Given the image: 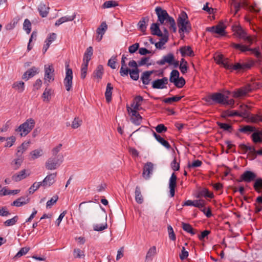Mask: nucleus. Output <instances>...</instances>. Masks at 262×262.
<instances>
[{"mask_svg": "<svg viewBox=\"0 0 262 262\" xmlns=\"http://www.w3.org/2000/svg\"><path fill=\"white\" fill-rule=\"evenodd\" d=\"M255 212H259L262 210V195L257 197L255 203Z\"/></svg>", "mask_w": 262, "mask_h": 262, "instance_id": "49", "label": "nucleus"}, {"mask_svg": "<svg viewBox=\"0 0 262 262\" xmlns=\"http://www.w3.org/2000/svg\"><path fill=\"white\" fill-rule=\"evenodd\" d=\"M159 41L155 43V47L157 49L161 50L162 47L168 41V39L161 37Z\"/></svg>", "mask_w": 262, "mask_h": 262, "instance_id": "61", "label": "nucleus"}, {"mask_svg": "<svg viewBox=\"0 0 262 262\" xmlns=\"http://www.w3.org/2000/svg\"><path fill=\"white\" fill-rule=\"evenodd\" d=\"M153 135L155 137V139L157 140L158 142H159L161 144H162L163 146H164L167 149H170L171 148L170 145L169 143L165 139H164L162 137H161L159 135L157 134L155 132H153Z\"/></svg>", "mask_w": 262, "mask_h": 262, "instance_id": "31", "label": "nucleus"}, {"mask_svg": "<svg viewBox=\"0 0 262 262\" xmlns=\"http://www.w3.org/2000/svg\"><path fill=\"white\" fill-rule=\"evenodd\" d=\"M142 117L140 115L136 112L134 115H132L131 121L135 125H139L141 124L142 120Z\"/></svg>", "mask_w": 262, "mask_h": 262, "instance_id": "47", "label": "nucleus"}, {"mask_svg": "<svg viewBox=\"0 0 262 262\" xmlns=\"http://www.w3.org/2000/svg\"><path fill=\"white\" fill-rule=\"evenodd\" d=\"M179 33L189 32L191 30L190 21L188 20V16L186 12L183 11L177 19Z\"/></svg>", "mask_w": 262, "mask_h": 262, "instance_id": "6", "label": "nucleus"}, {"mask_svg": "<svg viewBox=\"0 0 262 262\" xmlns=\"http://www.w3.org/2000/svg\"><path fill=\"white\" fill-rule=\"evenodd\" d=\"M177 179L176 175L173 172L169 180V188L170 189V196L173 197L175 194V188L177 186Z\"/></svg>", "mask_w": 262, "mask_h": 262, "instance_id": "18", "label": "nucleus"}, {"mask_svg": "<svg viewBox=\"0 0 262 262\" xmlns=\"http://www.w3.org/2000/svg\"><path fill=\"white\" fill-rule=\"evenodd\" d=\"M156 13L158 16V21L161 24H169V29L173 32L177 30L175 20L173 17L170 16L165 10L162 9L160 7H157L155 9Z\"/></svg>", "mask_w": 262, "mask_h": 262, "instance_id": "1", "label": "nucleus"}, {"mask_svg": "<svg viewBox=\"0 0 262 262\" xmlns=\"http://www.w3.org/2000/svg\"><path fill=\"white\" fill-rule=\"evenodd\" d=\"M168 78L166 77L162 79H158L152 82V87L154 89H163L165 88V85L168 83Z\"/></svg>", "mask_w": 262, "mask_h": 262, "instance_id": "17", "label": "nucleus"}, {"mask_svg": "<svg viewBox=\"0 0 262 262\" xmlns=\"http://www.w3.org/2000/svg\"><path fill=\"white\" fill-rule=\"evenodd\" d=\"M128 66L133 68L132 69H128V74H129L130 77L134 80H137L139 78L140 70L138 68L137 62L134 60L130 61L128 64Z\"/></svg>", "mask_w": 262, "mask_h": 262, "instance_id": "10", "label": "nucleus"}, {"mask_svg": "<svg viewBox=\"0 0 262 262\" xmlns=\"http://www.w3.org/2000/svg\"><path fill=\"white\" fill-rule=\"evenodd\" d=\"M66 77L63 80L64 85L67 91H70L72 86L73 71L70 68L69 63L66 62Z\"/></svg>", "mask_w": 262, "mask_h": 262, "instance_id": "8", "label": "nucleus"}, {"mask_svg": "<svg viewBox=\"0 0 262 262\" xmlns=\"http://www.w3.org/2000/svg\"><path fill=\"white\" fill-rule=\"evenodd\" d=\"M199 196H204L212 199L214 198V194L212 192H209L207 188H203L199 191L198 197Z\"/></svg>", "mask_w": 262, "mask_h": 262, "instance_id": "46", "label": "nucleus"}, {"mask_svg": "<svg viewBox=\"0 0 262 262\" xmlns=\"http://www.w3.org/2000/svg\"><path fill=\"white\" fill-rule=\"evenodd\" d=\"M40 186H42L40 182L34 183L28 189L29 194H33Z\"/></svg>", "mask_w": 262, "mask_h": 262, "instance_id": "58", "label": "nucleus"}, {"mask_svg": "<svg viewBox=\"0 0 262 262\" xmlns=\"http://www.w3.org/2000/svg\"><path fill=\"white\" fill-rule=\"evenodd\" d=\"M148 17H142L138 24L139 29L142 31H145L147 28L146 23L148 21Z\"/></svg>", "mask_w": 262, "mask_h": 262, "instance_id": "39", "label": "nucleus"}, {"mask_svg": "<svg viewBox=\"0 0 262 262\" xmlns=\"http://www.w3.org/2000/svg\"><path fill=\"white\" fill-rule=\"evenodd\" d=\"M157 253V249L156 246H154L151 247L148 250V252H147L145 260H151L152 259L153 256L156 254Z\"/></svg>", "mask_w": 262, "mask_h": 262, "instance_id": "45", "label": "nucleus"}, {"mask_svg": "<svg viewBox=\"0 0 262 262\" xmlns=\"http://www.w3.org/2000/svg\"><path fill=\"white\" fill-rule=\"evenodd\" d=\"M179 50L182 56L183 57H185L186 56L191 57L194 56L193 51L189 46L182 47Z\"/></svg>", "mask_w": 262, "mask_h": 262, "instance_id": "29", "label": "nucleus"}, {"mask_svg": "<svg viewBox=\"0 0 262 262\" xmlns=\"http://www.w3.org/2000/svg\"><path fill=\"white\" fill-rule=\"evenodd\" d=\"M103 73V68L102 65H99L94 72V76L98 79H101Z\"/></svg>", "mask_w": 262, "mask_h": 262, "instance_id": "48", "label": "nucleus"}, {"mask_svg": "<svg viewBox=\"0 0 262 262\" xmlns=\"http://www.w3.org/2000/svg\"><path fill=\"white\" fill-rule=\"evenodd\" d=\"M16 139V137L14 136L6 138L5 140L6 142L4 146L6 147H10L12 146L15 142Z\"/></svg>", "mask_w": 262, "mask_h": 262, "instance_id": "55", "label": "nucleus"}, {"mask_svg": "<svg viewBox=\"0 0 262 262\" xmlns=\"http://www.w3.org/2000/svg\"><path fill=\"white\" fill-rule=\"evenodd\" d=\"M107 28V25L105 22H102L100 26L97 29L96 32L97 34H104Z\"/></svg>", "mask_w": 262, "mask_h": 262, "instance_id": "63", "label": "nucleus"}, {"mask_svg": "<svg viewBox=\"0 0 262 262\" xmlns=\"http://www.w3.org/2000/svg\"><path fill=\"white\" fill-rule=\"evenodd\" d=\"M107 228L106 222L101 224H94L93 225V229L96 231H101Z\"/></svg>", "mask_w": 262, "mask_h": 262, "instance_id": "62", "label": "nucleus"}, {"mask_svg": "<svg viewBox=\"0 0 262 262\" xmlns=\"http://www.w3.org/2000/svg\"><path fill=\"white\" fill-rule=\"evenodd\" d=\"M183 96H174L172 97L167 98L164 99L163 101L165 103H171L172 102H178L180 101Z\"/></svg>", "mask_w": 262, "mask_h": 262, "instance_id": "56", "label": "nucleus"}, {"mask_svg": "<svg viewBox=\"0 0 262 262\" xmlns=\"http://www.w3.org/2000/svg\"><path fill=\"white\" fill-rule=\"evenodd\" d=\"M19 189H15V190H8L5 187L3 188L0 190V195L2 196H5L6 195H14L20 192Z\"/></svg>", "mask_w": 262, "mask_h": 262, "instance_id": "37", "label": "nucleus"}, {"mask_svg": "<svg viewBox=\"0 0 262 262\" xmlns=\"http://www.w3.org/2000/svg\"><path fill=\"white\" fill-rule=\"evenodd\" d=\"M252 44L246 43L243 44L242 43H235L231 42L230 47L236 51H239L241 53H246V52H251L252 54H254L257 58H259L261 56V53L259 51V48L256 47L254 48H250Z\"/></svg>", "mask_w": 262, "mask_h": 262, "instance_id": "3", "label": "nucleus"}, {"mask_svg": "<svg viewBox=\"0 0 262 262\" xmlns=\"http://www.w3.org/2000/svg\"><path fill=\"white\" fill-rule=\"evenodd\" d=\"M43 155V151L41 148L34 149L30 153V159L31 160H34L41 157Z\"/></svg>", "mask_w": 262, "mask_h": 262, "instance_id": "30", "label": "nucleus"}, {"mask_svg": "<svg viewBox=\"0 0 262 262\" xmlns=\"http://www.w3.org/2000/svg\"><path fill=\"white\" fill-rule=\"evenodd\" d=\"M204 100L209 104H212V102L215 103L223 104L226 101V96L220 93H214L206 97Z\"/></svg>", "mask_w": 262, "mask_h": 262, "instance_id": "9", "label": "nucleus"}, {"mask_svg": "<svg viewBox=\"0 0 262 262\" xmlns=\"http://www.w3.org/2000/svg\"><path fill=\"white\" fill-rule=\"evenodd\" d=\"M232 30L233 32V35L234 37L244 40L247 43H253V38L248 34L247 30L244 29L241 25H233L232 27Z\"/></svg>", "mask_w": 262, "mask_h": 262, "instance_id": "4", "label": "nucleus"}, {"mask_svg": "<svg viewBox=\"0 0 262 262\" xmlns=\"http://www.w3.org/2000/svg\"><path fill=\"white\" fill-rule=\"evenodd\" d=\"M228 116L232 117V116H240L243 117H246L249 116V113L245 109L241 113H239L237 111H233L230 112L229 114H228Z\"/></svg>", "mask_w": 262, "mask_h": 262, "instance_id": "40", "label": "nucleus"}, {"mask_svg": "<svg viewBox=\"0 0 262 262\" xmlns=\"http://www.w3.org/2000/svg\"><path fill=\"white\" fill-rule=\"evenodd\" d=\"M239 147L243 151V154H246L248 151L252 154V151H254V147L251 146H247L245 144H240Z\"/></svg>", "mask_w": 262, "mask_h": 262, "instance_id": "54", "label": "nucleus"}, {"mask_svg": "<svg viewBox=\"0 0 262 262\" xmlns=\"http://www.w3.org/2000/svg\"><path fill=\"white\" fill-rule=\"evenodd\" d=\"M253 188L256 192L258 193H262V178H257L253 184Z\"/></svg>", "mask_w": 262, "mask_h": 262, "instance_id": "35", "label": "nucleus"}, {"mask_svg": "<svg viewBox=\"0 0 262 262\" xmlns=\"http://www.w3.org/2000/svg\"><path fill=\"white\" fill-rule=\"evenodd\" d=\"M256 129L255 127L251 125H245L239 128V132L249 134L251 133H253Z\"/></svg>", "mask_w": 262, "mask_h": 262, "instance_id": "41", "label": "nucleus"}, {"mask_svg": "<svg viewBox=\"0 0 262 262\" xmlns=\"http://www.w3.org/2000/svg\"><path fill=\"white\" fill-rule=\"evenodd\" d=\"M18 220V216L16 215L11 219L6 221L4 224L6 227L14 225Z\"/></svg>", "mask_w": 262, "mask_h": 262, "instance_id": "59", "label": "nucleus"}, {"mask_svg": "<svg viewBox=\"0 0 262 262\" xmlns=\"http://www.w3.org/2000/svg\"><path fill=\"white\" fill-rule=\"evenodd\" d=\"M154 170V164L150 162H147L144 166L142 176L144 179L148 180L150 178Z\"/></svg>", "mask_w": 262, "mask_h": 262, "instance_id": "16", "label": "nucleus"}, {"mask_svg": "<svg viewBox=\"0 0 262 262\" xmlns=\"http://www.w3.org/2000/svg\"><path fill=\"white\" fill-rule=\"evenodd\" d=\"M45 81H53L54 70L52 66H45Z\"/></svg>", "mask_w": 262, "mask_h": 262, "instance_id": "19", "label": "nucleus"}, {"mask_svg": "<svg viewBox=\"0 0 262 262\" xmlns=\"http://www.w3.org/2000/svg\"><path fill=\"white\" fill-rule=\"evenodd\" d=\"M255 87L250 84L247 85L245 87H243L238 89L237 91L233 92L232 97L234 98H239L246 95L248 92L252 91Z\"/></svg>", "mask_w": 262, "mask_h": 262, "instance_id": "15", "label": "nucleus"}, {"mask_svg": "<svg viewBox=\"0 0 262 262\" xmlns=\"http://www.w3.org/2000/svg\"><path fill=\"white\" fill-rule=\"evenodd\" d=\"M23 29L29 34L31 31V23L28 19H26L23 24Z\"/></svg>", "mask_w": 262, "mask_h": 262, "instance_id": "60", "label": "nucleus"}, {"mask_svg": "<svg viewBox=\"0 0 262 262\" xmlns=\"http://www.w3.org/2000/svg\"><path fill=\"white\" fill-rule=\"evenodd\" d=\"M29 175V172L27 173V170L26 169H23L13 174L12 177V179L14 182H19L25 179Z\"/></svg>", "mask_w": 262, "mask_h": 262, "instance_id": "22", "label": "nucleus"}, {"mask_svg": "<svg viewBox=\"0 0 262 262\" xmlns=\"http://www.w3.org/2000/svg\"><path fill=\"white\" fill-rule=\"evenodd\" d=\"M182 228L185 231L190 233L192 235H193L196 233L192 227L189 224L183 222L182 223Z\"/></svg>", "mask_w": 262, "mask_h": 262, "instance_id": "42", "label": "nucleus"}, {"mask_svg": "<svg viewBox=\"0 0 262 262\" xmlns=\"http://www.w3.org/2000/svg\"><path fill=\"white\" fill-rule=\"evenodd\" d=\"M38 73V69L33 67L31 69L28 70L23 75L22 78L26 81L29 80V78L33 77Z\"/></svg>", "mask_w": 262, "mask_h": 262, "instance_id": "23", "label": "nucleus"}, {"mask_svg": "<svg viewBox=\"0 0 262 262\" xmlns=\"http://www.w3.org/2000/svg\"><path fill=\"white\" fill-rule=\"evenodd\" d=\"M248 117H249V120L252 123H257L259 122H262V115H251Z\"/></svg>", "mask_w": 262, "mask_h": 262, "instance_id": "50", "label": "nucleus"}, {"mask_svg": "<svg viewBox=\"0 0 262 262\" xmlns=\"http://www.w3.org/2000/svg\"><path fill=\"white\" fill-rule=\"evenodd\" d=\"M30 144V141L25 142L18 146L16 153V156L17 157L24 158L23 155L27 150Z\"/></svg>", "mask_w": 262, "mask_h": 262, "instance_id": "24", "label": "nucleus"}, {"mask_svg": "<svg viewBox=\"0 0 262 262\" xmlns=\"http://www.w3.org/2000/svg\"><path fill=\"white\" fill-rule=\"evenodd\" d=\"M63 162L62 156H52L49 158L45 163L46 168L48 170H55Z\"/></svg>", "mask_w": 262, "mask_h": 262, "instance_id": "7", "label": "nucleus"}, {"mask_svg": "<svg viewBox=\"0 0 262 262\" xmlns=\"http://www.w3.org/2000/svg\"><path fill=\"white\" fill-rule=\"evenodd\" d=\"M174 55L172 53H168L163 56L161 60L157 61V63L160 66H163L166 63L171 65L172 61H174Z\"/></svg>", "mask_w": 262, "mask_h": 262, "instance_id": "21", "label": "nucleus"}, {"mask_svg": "<svg viewBox=\"0 0 262 262\" xmlns=\"http://www.w3.org/2000/svg\"><path fill=\"white\" fill-rule=\"evenodd\" d=\"M152 73V71H145L142 73L141 79L144 84L147 85L149 83L150 81V76Z\"/></svg>", "mask_w": 262, "mask_h": 262, "instance_id": "32", "label": "nucleus"}, {"mask_svg": "<svg viewBox=\"0 0 262 262\" xmlns=\"http://www.w3.org/2000/svg\"><path fill=\"white\" fill-rule=\"evenodd\" d=\"M121 67L120 70V74L122 77H125L128 75V69L126 61L124 59H121Z\"/></svg>", "mask_w": 262, "mask_h": 262, "instance_id": "38", "label": "nucleus"}, {"mask_svg": "<svg viewBox=\"0 0 262 262\" xmlns=\"http://www.w3.org/2000/svg\"><path fill=\"white\" fill-rule=\"evenodd\" d=\"M52 90L51 89L46 88L42 95L43 100L44 101L49 102L51 99Z\"/></svg>", "mask_w": 262, "mask_h": 262, "instance_id": "53", "label": "nucleus"}, {"mask_svg": "<svg viewBox=\"0 0 262 262\" xmlns=\"http://www.w3.org/2000/svg\"><path fill=\"white\" fill-rule=\"evenodd\" d=\"M172 83L178 88H182L185 84V80L183 77H179L176 80H173V82Z\"/></svg>", "mask_w": 262, "mask_h": 262, "instance_id": "57", "label": "nucleus"}, {"mask_svg": "<svg viewBox=\"0 0 262 262\" xmlns=\"http://www.w3.org/2000/svg\"><path fill=\"white\" fill-rule=\"evenodd\" d=\"M24 160V158L17 157L11 163V166L13 169L17 170L21 166Z\"/></svg>", "mask_w": 262, "mask_h": 262, "instance_id": "44", "label": "nucleus"}, {"mask_svg": "<svg viewBox=\"0 0 262 262\" xmlns=\"http://www.w3.org/2000/svg\"><path fill=\"white\" fill-rule=\"evenodd\" d=\"M252 44L246 43L243 44L242 43H235L231 42L230 47L236 51H239L241 53H246V52H251L252 54H254L257 58H259L261 56V53L259 51V48L256 47L254 48H250Z\"/></svg>", "mask_w": 262, "mask_h": 262, "instance_id": "2", "label": "nucleus"}, {"mask_svg": "<svg viewBox=\"0 0 262 262\" xmlns=\"http://www.w3.org/2000/svg\"><path fill=\"white\" fill-rule=\"evenodd\" d=\"M56 176L57 172L48 175L42 182H40L42 186L46 187L52 185L55 182V179Z\"/></svg>", "mask_w": 262, "mask_h": 262, "instance_id": "20", "label": "nucleus"}, {"mask_svg": "<svg viewBox=\"0 0 262 262\" xmlns=\"http://www.w3.org/2000/svg\"><path fill=\"white\" fill-rule=\"evenodd\" d=\"M226 26L222 22H220L218 25L211 27H208L206 31L212 33H216L221 36H224L226 34L225 29Z\"/></svg>", "mask_w": 262, "mask_h": 262, "instance_id": "11", "label": "nucleus"}, {"mask_svg": "<svg viewBox=\"0 0 262 262\" xmlns=\"http://www.w3.org/2000/svg\"><path fill=\"white\" fill-rule=\"evenodd\" d=\"M216 124L220 127V128L222 129L224 131L231 133L233 130L232 126L227 123H222L220 122H217Z\"/></svg>", "mask_w": 262, "mask_h": 262, "instance_id": "43", "label": "nucleus"}, {"mask_svg": "<svg viewBox=\"0 0 262 262\" xmlns=\"http://www.w3.org/2000/svg\"><path fill=\"white\" fill-rule=\"evenodd\" d=\"M35 121L34 119L30 118L27 119L23 123L15 129L20 137H26L34 127Z\"/></svg>", "mask_w": 262, "mask_h": 262, "instance_id": "5", "label": "nucleus"}, {"mask_svg": "<svg viewBox=\"0 0 262 262\" xmlns=\"http://www.w3.org/2000/svg\"><path fill=\"white\" fill-rule=\"evenodd\" d=\"M113 87L111 83H108L106 85V91L105 92V97L106 101L110 102L112 100V90Z\"/></svg>", "mask_w": 262, "mask_h": 262, "instance_id": "34", "label": "nucleus"}, {"mask_svg": "<svg viewBox=\"0 0 262 262\" xmlns=\"http://www.w3.org/2000/svg\"><path fill=\"white\" fill-rule=\"evenodd\" d=\"M179 69L183 74L186 73L187 71V62L184 58H182L180 61Z\"/></svg>", "mask_w": 262, "mask_h": 262, "instance_id": "52", "label": "nucleus"}, {"mask_svg": "<svg viewBox=\"0 0 262 262\" xmlns=\"http://www.w3.org/2000/svg\"><path fill=\"white\" fill-rule=\"evenodd\" d=\"M12 87L18 92H23L25 89V83L23 81H16L13 84Z\"/></svg>", "mask_w": 262, "mask_h": 262, "instance_id": "51", "label": "nucleus"}, {"mask_svg": "<svg viewBox=\"0 0 262 262\" xmlns=\"http://www.w3.org/2000/svg\"><path fill=\"white\" fill-rule=\"evenodd\" d=\"M143 97L141 96H136L134 100L133 103L131 104V106L133 108H130L129 107H127V110L128 113H130L132 115H134L136 112L140 110L141 107H140L141 103L143 101Z\"/></svg>", "mask_w": 262, "mask_h": 262, "instance_id": "13", "label": "nucleus"}, {"mask_svg": "<svg viewBox=\"0 0 262 262\" xmlns=\"http://www.w3.org/2000/svg\"><path fill=\"white\" fill-rule=\"evenodd\" d=\"M179 72L177 70H173L170 75L169 81L170 82L172 83L173 82V80H176V79L179 78Z\"/></svg>", "mask_w": 262, "mask_h": 262, "instance_id": "64", "label": "nucleus"}, {"mask_svg": "<svg viewBox=\"0 0 262 262\" xmlns=\"http://www.w3.org/2000/svg\"><path fill=\"white\" fill-rule=\"evenodd\" d=\"M50 7L48 5H46L45 3H41L38 7V10L39 11L40 15L42 17H47L49 12Z\"/></svg>", "mask_w": 262, "mask_h": 262, "instance_id": "27", "label": "nucleus"}, {"mask_svg": "<svg viewBox=\"0 0 262 262\" xmlns=\"http://www.w3.org/2000/svg\"><path fill=\"white\" fill-rule=\"evenodd\" d=\"M93 49L92 47H89L87 48L83 56V63L89 64L91 57L93 55Z\"/></svg>", "mask_w": 262, "mask_h": 262, "instance_id": "33", "label": "nucleus"}, {"mask_svg": "<svg viewBox=\"0 0 262 262\" xmlns=\"http://www.w3.org/2000/svg\"><path fill=\"white\" fill-rule=\"evenodd\" d=\"M151 33L153 35H156L159 37L163 36V33L161 31L159 25L157 23H152L150 28Z\"/></svg>", "mask_w": 262, "mask_h": 262, "instance_id": "28", "label": "nucleus"}, {"mask_svg": "<svg viewBox=\"0 0 262 262\" xmlns=\"http://www.w3.org/2000/svg\"><path fill=\"white\" fill-rule=\"evenodd\" d=\"M253 65L254 61L253 60L248 62H237L232 66L231 71H244L250 69Z\"/></svg>", "mask_w": 262, "mask_h": 262, "instance_id": "14", "label": "nucleus"}, {"mask_svg": "<svg viewBox=\"0 0 262 262\" xmlns=\"http://www.w3.org/2000/svg\"><path fill=\"white\" fill-rule=\"evenodd\" d=\"M252 142L255 144L262 143V133L261 130L255 129L251 136Z\"/></svg>", "mask_w": 262, "mask_h": 262, "instance_id": "26", "label": "nucleus"}, {"mask_svg": "<svg viewBox=\"0 0 262 262\" xmlns=\"http://www.w3.org/2000/svg\"><path fill=\"white\" fill-rule=\"evenodd\" d=\"M257 179V175L255 173L250 170H246L240 176L237 180L238 182H245L246 183H250L255 181Z\"/></svg>", "mask_w": 262, "mask_h": 262, "instance_id": "12", "label": "nucleus"}, {"mask_svg": "<svg viewBox=\"0 0 262 262\" xmlns=\"http://www.w3.org/2000/svg\"><path fill=\"white\" fill-rule=\"evenodd\" d=\"M135 200L137 203L142 204L144 201V199L141 194L140 187L139 186H137L135 189Z\"/></svg>", "mask_w": 262, "mask_h": 262, "instance_id": "36", "label": "nucleus"}, {"mask_svg": "<svg viewBox=\"0 0 262 262\" xmlns=\"http://www.w3.org/2000/svg\"><path fill=\"white\" fill-rule=\"evenodd\" d=\"M229 4L231 7V12L235 15L241 8V4L236 0H230Z\"/></svg>", "mask_w": 262, "mask_h": 262, "instance_id": "25", "label": "nucleus"}]
</instances>
